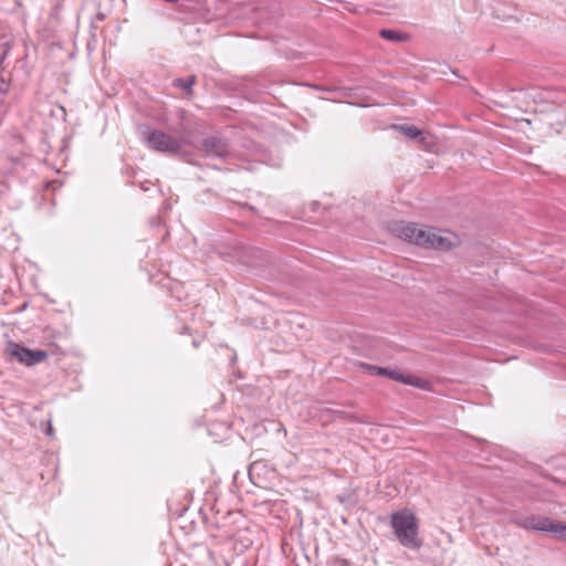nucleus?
I'll return each instance as SVG.
<instances>
[{"label":"nucleus","instance_id":"obj_18","mask_svg":"<svg viewBox=\"0 0 566 566\" xmlns=\"http://www.w3.org/2000/svg\"><path fill=\"white\" fill-rule=\"evenodd\" d=\"M186 332H188V327L187 326H185L180 333H186Z\"/></svg>","mask_w":566,"mask_h":566},{"label":"nucleus","instance_id":"obj_14","mask_svg":"<svg viewBox=\"0 0 566 566\" xmlns=\"http://www.w3.org/2000/svg\"><path fill=\"white\" fill-rule=\"evenodd\" d=\"M380 36L388 41H401L403 39L402 34L391 29H382L379 32Z\"/></svg>","mask_w":566,"mask_h":566},{"label":"nucleus","instance_id":"obj_3","mask_svg":"<svg viewBox=\"0 0 566 566\" xmlns=\"http://www.w3.org/2000/svg\"><path fill=\"white\" fill-rule=\"evenodd\" d=\"M364 371L368 373L373 376H379V377H388L395 381L410 385L418 388L424 387V381L420 379L419 377L412 376V375H403L399 369H392L388 367H380L376 365H370L367 363H359L358 365Z\"/></svg>","mask_w":566,"mask_h":566},{"label":"nucleus","instance_id":"obj_16","mask_svg":"<svg viewBox=\"0 0 566 566\" xmlns=\"http://www.w3.org/2000/svg\"><path fill=\"white\" fill-rule=\"evenodd\" d=\"M339 566H350V563L346 559H339Z\"/></svg>","mask_w":566,"mask_h":566},{"label":"nucleus","instance_id":"obj_17","mask_svg":"<svg viewBox=\"0 0 566 566\" xmlns=\"http://www.w3.org/2000/svg\"><path fill=\"white\" fill-rule=\"evenodd\" d=\"M142 189H143L144 191H147V190H148V187H147V186L142 185Z\"/></svg>","mask_w":566,"mask_h":566},{"label":"nucleus","instance_id":"obj_7","mask_svg":"<svg viewBox=\"0 0 566 566\" xmlns=\"http://www.w3.org/2000/svg\"><path fill=\"white\" fill-rule=\"evenodd\" d=\"M424 227H420L417 223L399 221L394 223L392 232L400 239H403L408 242L420 245L418 239V234L423 232Z\"/></svg>","mask_w":566,"mask_h":566},{"label":"nucleus","instance_id":"obj_6","mask_svg":"<svg viewBox=\"0 0 566 566\" xmlns=\"http://www.w3.org/2000/svg\"><path fill=\"white\" fill-rule=\"evenodd\" d=\"M202 150L209 157L226 158L229 155V143L220 136H209L202 142Z\"/></svg>","mask_w":566,"mask_h":566},{"label":"nucleus","instance_id":"obj_8","mask_svg":"<svg viewBox=\"0 0 566 566\" xmlns=\"http://www.w3.org/2000/svg\"><path fill=\"white\" fill-rule=\"evenodd\" d=\"M239 258L242 263L251 268L263 266L268 262L265 252L253 247H242Z\"/></svg>","mask_w":566,"mask_h":566},{"label":"nucleus","instance_id":"obj_11","mask_svg":"<svg viewBox=\"0 0 566 566\" xmlns=\"http://www.w3.org/2000/svg\"><path fill=\"white\" fill-rule=\"evenodd\" d=\"M394 128L411 139H416L422 135V132L415 125H395Z\"/></svg>","mask_w":566,"mask_h":566},{"label":"nucleus","instance_id":"obj_12","mask_svg":"<svg viewBox=\"0 0 566 566\" xmlns=\"http://www.w3.org/2000/svg\"><path fill=\"white\" fill-rule=\"evenodd\" d=\"M548 533L553 534L557 539L566 541V523L552 520V527Z\"/></svg>","mask_w":566,"mask_h":566},{"label":"nucleus","instance_id":"obj_1","mask_svg":"<svg viewBox=\"0 0 566 566\" xmlns=\"http://www.w3.org/2000/svg\"><path fill=\"white\" fill-rule=\"evenodd\" d=\"M390 525L399 543L410 549H419L422 542L418 535L416 516L409 511H398L391 514Z\"/></svg>","mask_w":566,"mask_h":566},{"label":"nucleus","instance_id":"obj_5","mask_svg":"<svg viewBox=\"0 0 566 566\" xmlns=\"http://www.w3.org/2000/svg\"><path fill=\"white\" fill-rule=\"evenodd\" d=\"M512 522L523 530H533L542 533H548L552 527V518L539 515L516 514L513 516Z\"/></svg>","mask_w":566,"mask_h":566},{"label":"nucleus","instance_id":"obj_4","mask_svg":"<svg viewBox=\"0 0 566 566\" xmlns=\"http://www.w3.org/2000/svg\"><path fill=\"white\" fill-rule=\"evenodd\" d=\"M6 353L25 366H34L48 358V353L42 349H30L21 344L9 342Z\"/></svg>","mask_w":566,"mask_h":566},{"label":"nucleus","instance_id":"obj_13","mask_svg":"<svg viewBox=\"0 0 566 566\" xmlns=\"http://www.w3.org/2000/svg\"><path fill=\"white\" fill-rule=\"evenodd\" d=\"M196 84V76L195 75H191L189 76L188 78H175L172 81V85L175 87H179V88H182L187 92V94H191L192 93V86Z\"/></svg>","mask_w":566,"mask_h":566},{"label":"nucleus","instance_id":"obj_15","mask_svg":"<svg viewBox=\"0 0 566 566\" xmlns=\"http://www.w3.org/2000/svg\"><path fill=\"white\" fill-rule=\"evenodd\" d=\"M106 19V14L103 12H97L95 15V20L97 21H104Z\"/></svg>","mask_w":566,"mask_h":566},{"label":"nucleus","instance_id":"obj_9","mask_svg":"<svg viewBox=\"0 0 566 566\" xmlns=\"http://www.w3.org/2000/svg\"><path fill=\"white\" fill-rule=\"evenodd\" d=\"M440 232V230L424 227L423 232H420L417 239L420 242V247L433 249L434 241H437V238L439 237Z\"/></svg>","mask_w":566,"mask_h":566},{"label":"nucleus","instance_id":"obj_19","mask_svg":"<svg viewBox=\"0 0 566 566\" xmlns=\"http://www.w3.org/2000/svg\"><path fill=\"white\" fill-rule=\"evenodd\" d=\"M192 345H193L195 347H198V345H199V344H198V342H197V340H193V342H192Z\"/></svg>","mask_w":566,"mask_h":566},{"label":"nucleus","instance_id":"obj_2","mask_svg":"<svg viewBox=\"0 0 566 566\" xmlns=\"http://www.w3.org/2000/svg\"><path fill=\"white\" fill-rule=\"evenodd\" d=\"M140 135L142 140L155 151L176 155L182 149L181 143L177 138L163 130L144 126L140 130Z\"/></svg>","mask_w":566,"mask_h":566},{"label":"nucleus","instance_id":"obj_10","mask_svg":"<svg viewBox=\"0 0 566 566\" xmlns=\"http://www.w3.org/2000/svg\"><path fill=\"white\" fill-rule=\"evenodd\" d=\"M459 239L451 233L442 234L440 232L439 237L437 238V241H434L433 249L440 250V251H448L452 247L458 245Z\"/></svg>","mask_w":566,"mask_h":566}]
</instances>
